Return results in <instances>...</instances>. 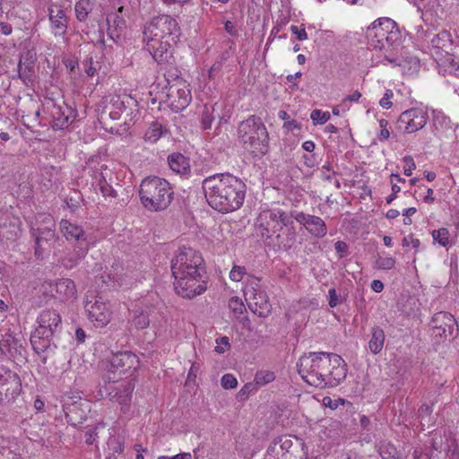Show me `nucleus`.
Listing matches in <instances>:
<instances>
[{
    "mask_svg": "<svg viewBox=\"0 0 459 459\" xmlns=\"http://www.w3.org/2000/svg\"><path fill=\"white\" fill-rule=\"evenodd\" d=\"M203 189L206 198L224 199L225 201H243L246 195V185L237 177L230 173L210 176L204 179Z\"/></svg>",
    "mask_w": 459,
    "mask_h": 459,
    "instance_id": "4",
    "label": "nucleus"
},
{
    "mask_svg": "<svg viewBox=\"0 0 459 459\" xmlns=\"http://www.w3.org/2000/svg\"><path fill=\"white\" fill-rule=\"evenodd\" d=\"M396 449L393 446H386L380 448V455L382 459H397Z\"/></svg>",
    "mask_w": 459,
    "mask_h": 459,
    "instance_id": "43",
    "label": "nucleus"
},
{
    "mask_svg": "<svg viewBox=\"0 0 459 459\" xmlns=\"http://www.w3.org/2000/svg\"><path fill=\"white\" fill-rule=\"evenodd\" d=\"M275 378V375L273 371L260 370L255 375V384L262 386L266 384L273 382Z\"/></svg>",
    "mask_w": 459,
    "mask_h": 459,
    "instance_id": "34",
    "label": "nucleus"
},
{
    "mask_svg": "<svg viewBox=\"0 0 459 459\" xmlns=\"http://www.w3.org/2000/svg\"><path fill=\"white\" fill-rule=\"evenodd\" d=\"M367 38L372 48L386 50L401 41L402 33L394 20L383 17L375 21L367 29Z\"/></svg>",
    "mask_w": 459,
    "mask_h": 459,
    "instance_id": "6",
    "label": "nucleus"
},
{
    "mask_svg": "<svg viewBox=\"0 0 459 459\" xmlns=\"http://www.w3.org/2000/svg\"><path fill=\"white\" fill-rule=\"evenodd\" d=\"M94 8V3L91 0H78L74 4L75 17L80 22L87 21L89 14Z\"/></svg>",
    "mask_w": 459,
    "mask_h": 459,
    "instance_id": "29",
    "label": "nucleus"
},
{
    "mask_svg": "<svg viewBox=\"0 0 459 459\" xmlns=\"http://www.w3.org/2000/svg\"><path fill=\"white\" fill-rule=\"evenodd\" d=\"M77 409H79V405L77 403H74L72 404L64 403L63 410L65 413V418L67 419V421H72L73 419L71 417V414L74 413Z\"/></svg>",
    "mask_w": 459,
    "mask_h": 459,
    "instance_id": "48",
    "label": "nucleus"
},
{
    "mask_svg": "<svg viewBox=\"0 0 459 459\" xmlns=\"http://www.w3.org/2000/svg\"><path fill=\"white\" fill-rule=\"evenodd\" d=\"M237 137L253 157H263L269 152V133L261 117L255 115L249 116L238 124Z\"/></svg>",
    "mask_w": 459,
    "mask_h": 459,
    "instance_id": "3",
    "label": "nucleus"
},
{
    "mask_svg": "<svg viewBox=\"0 0 459 459\" xmlns=\"http://www.w3.org/2000/svg\"><path fill=\"white\" fill-rule=\"evenodd\" d=\"M33 235L36 238L35 240V255L37 257H40L45 249L44 242L48 243L56 239L55 230L51 227H46L44 229L38 228L33 230Z\"/></svg>",
    "mask_w": 459,
    "mask_h": 459,
    "instance_id": "25",
    "label": "nucleus"
},
{
    "mask_svg": "<svg viewBox=\"0 0 459 459\" xmlns=\"http://www.w3.org/2000/svg\"><path fill=\"white\" fill-rule=\"evenodd\" d=\"M428 112L413 108L403 112L396 121V129L403 134H411L423 128L427 124Z\"/></svg>",
    "mask_w": 459,
    "mask_h": 459,
    "instance_id": "11",
    "label": "nucleus"
},
{
    "mask_svg": "<svg viewBox=\"0 0 459 459\" xmlns=\"http://www.w3.org/2000/svg\"><path fill=\"white\" fill-rule=\"evenodd\" d=\"M225 30L231 36H236L238 33V30L230 21H227L224 24Z\"/></svg>",
    "mask_w": 459,
    "mask_h": 459,
    "instance_id": "63",
    "label": "nucleus"
},
{
    "mask_svg": "<svg viewBox=\"0 0 459 459\" xmlns=\"http://www.w3.org/2000/svg\"><path fill=\"white\" fill-rule=\"evenodd\" d=\"M433 334L437 337L453 338L457 334L458 326L453 315L441 311L434 315L431 320Z\"/></svg>",
    "mask_w": 459,
    "mask_h": 459,
    "instance_id": "14",
    "label": "nucleus"
},
{
    "mask_svg": "<svg viewBox=\"0 0 459 459\" xmlns=\"http://www.w3.org/2000/svg\"><path fill=\"white\" fill-rule=\"evenodd\" d=\"M139 360L135 354L131 351L118 352L112 356L107 365L106 378L108 382H117L131 369L138 367Z\"/></svg>",
    "mask_w": 459,
    "mask_h": 459,
    "instance_id": "8",
    "label": "nucleus"
},
{
    "mask_svg": "<svg viewBox=\"0 0 459 459\" xmlns=\"http://www.w3.org/2000/svg\"><path fill=\"white\" fill-rule=\"evenodd\" d=\"M50 287H54L51 290L52 292L55 291L52 296L61 301L73 299L76 297L75 283L70 279H60L54 285L50 284Z\"/></svg>",
    "mask_w": 459,
    "mask_h": 459,
    "instance_id": "22",
    "label": "nucleus"
},
{
    "mask_svg": "<svg viewBox=\"0 0 459 459\" xmlns=\"http://www.w3.org/2000/svg\"><path fill=\"white\" fill-rule=\"evenodd\" d=\"M216 347L214 351L217 353H224L226 351H228L230 347V340L227 336H222L216 339Z\"/></svg>",
    "mask_w": 459,
    "mask_h": 459,
    "instance_id": "39",
    "label": "nucleus"
},
{
    "mask_svg": "<svg viewBox=\"0 0 459 459\" xmlns=\"http://www.w3.org/2000/svg\"><path fill=\"white\" fill-rule=\"evenodd\" d=\"M50 29L55 37L64 38L68 28L69 18L62 7L48 8Z\"/></svg>",
    "mask_w": 459,
    "mask_h": 459,
    "instance_id": "19",
    "label": "nucleus"
},
{
    "mask_svg": "<svg viewBox=\"0 0 459 459\" xmlns=\"http://www.w3.org/2000/svg\"><path fill=\"white\" fill-rule=\"evenodd\" d=\"M30 440L41 443L43 446H52V427L46 424L34 423L27 430Z\"/></svg>",
    "mask_w": 459,
    "mask_h": 459,
    "instance_id": "23",
    "label": "nucleus"
},
{
    "mask_svg": "<svg viewBox=\"0 0 459 459\" xmlns=\"http://www.w3.org/2000/svg\"><path fill=\"white\" fill-rule=\"evenodd\" d=\"M334 248L336 253L339 255V257H343L345 252L347 251L348 246L343 241H337L334 244Z\"/></svg>",
    "mask_w": 459,
    "mask_h": 459,
    "instance_id": "57",
    "label": "nucleus"
},
{
    "mask_svg": "<svg viewBox=\"0 0 459 459\" xmlns=\"http://www.w3.org/2000/svg\"><path fill=\"white\" fill-rule=\"evenodd\" d=\"M385 335L379 326H375L371 329V338L368 342V348L373 354H378L385 343Z\"/></svg>",
    "mask_w": 459,
    "mask_h": 459,
    "instance_id": "28",
    "label": "nucleus"
},
{
    "mask_svg": "<svg viewBox=\"0 0 459 459\" xmlns=\"http://www.w3.org/2000/svg\"><path fill=\"white\" fill-rule=\"evenodd\" d=\"M387 126H388V121L386 119L382 118L379 120V126L381 128V131L378 135V140L381 142L387 140L390 136V133L387 128Z\"/></svg>",
    "mask_w": 459,
    "mask_h": 459,
    "instance_id": "45",
    "label": "nucleus"
},
{
    "mask_svg": "<svg viewBox=\"0 0 459 459\" xmlns=\"http://www.w3.org/2000/svg\"><path fill=\"white\" fill-rule=\"evenodd\" d=\"M93 65L94 64L91 57L85 59L83 62L84 71L88 76H93L97 72V68Z\"/></svg>",
    "mask_w": 459,
    "mask_h": 459,
    "instance_id": "52",
    "label": "nucleus"
},
{
    "mask_svg": "<svg viewBox=\"0 0 459 459\" xmlns=\"http://www.w3.org/2000/svg\"><path fill=\"white\" fill-rule=\"evenodd\" d=\"M143 206L151 212H157L165 210L168 205L167 203H143Z\"/></svg>",
    "mask_w": 459,
    "mask_h": 459,
    "instance_id": "50",
    "label": "nucleus"
},
{
    "mask_svg": "<svg viewBox=\"0 0 459 459\" xmlns=\"http://www.w3.org/2000/svg\"><path fill=\"white\" fill-rule=\"evenodd\" d=\"M377 267L383 270H390L394 267L395 260L393 257H379L377 260Z\"/></svg>",
    "mask_w": 459,
    "mask_h": 459,
    "instance_id": "42",
    "label": "nucleus"
},
{
    "mask_svg": "<svg viewBox=\"0 0 459 459\" xmlns=\"http://www.w3.org/2000/svg\"><path fill=\"white\" fill-rule=\"evenodd\" d=\"M404 167L403 171L406 176H411L412 170L416 169V164L411 156L408 155L403 158Z\"/></svg>",
    "mask_w": 459,
    "mask_h": 459,
    "instance_id": "44",
    "label": "nucleus"
},
{
    "mask_svg": "<svg viewBox=\"0 0 459 459\" xmlns=\"http://www.w3.org/2000/svg\"><path fill=\"white\" fill-rule=\"evenodd\" d=\"M323 403L325 406L330 407L333 410H335L338 407L339 403H344L343 399L332 400L330 397H325Z\"/></svg>",
    "mask_w": 459,
    "mask_h": 459,
    "instance_id": "58",
    "label": "nucleus"
},
{
    "mask_svg": "<svg viewBox=\"0 0 459 459\" xmlns=\"http://www.w3.org/2000/svg\"><path fill=\"white\" fill-rule=\"evenodd\" d=\"M245 274V268L241 266H234L230 273V278L234 281H240Z\"/></svg>",
    "mask_w": 459,
    "mask_h": 459,
    "instance_id": "46",
    "label": "nucleus"
},
{
    "mask_svg": "<svg viewBox=\"0 0 459 459\" xmlns=\"http://www.w3.org/2000/svg\"><path fill=\"white\" fill-rule=\"evenodd\" d=\"M229 307L235 314L241 315L245 310V306L241 299L237 297L231 298L229 301Z\"/></svg>",
    "mask_w": 459,
    "mask_h": 459,
    "instance_id": "41",
    "label": "nucleus"
},
{
    "mask_svg": "<svg viewBox=\"0 0 459 459\" xmlns=\"http://www.w3.org/2000/svg\"><path fill=\"white\" fill-rule=\"evenodd\" d=\"M281 212L264 211L262 212L261 217L269 218L273 222L279 224V214Z\"/></svg>",
    "mask_w": 459,
    "mask_h": 459,
    "instance_id": "56",
    "label": "nucleus"
},
{
    "mask_svg": "<svg viewBox=\"0 0 459 459\" xmlns=\"http://www.w3.org/2000/svg\"><path fill=\"white\" fill-rule=\"evenodd\" d=\"M167 180L158 177H149L144 178L140 186L139 195L141 201H157V195L160 192H165ZM158 201H161L158 199Z\"/></svg>",
    "mask_w": 459,
    "mask_h": 459,
    "instance_id": "18",
    "label": "nucleus"
},
{
    "mask_svg": "<svg viewBox=\"0 0 459 459\" xmlns=\"http://www.w3.org/2000/svg\"><path fill=\"white\" fill-rule=\"evenodd\" d=\"M210 206L221 213H227L240 208L243 203H208Z\"/></svg>",
    "mask_w": 459,
    "mask_h": 459,
    "instance_id": "32",
    "label": "nucleus"
},
{
    "mask_svg": "<svg viewBox=\"0 0 459 459\" xmlns=\"http://www.w3.org/2000/svg\"><path fill=\"white\" fill-rule=\"evenodd\" d=\"M290 31L292 32V34L296 35L297 39L299 41H303V40H306L307 39V31H306V30L304 28L299 29L298 26L291 25L290 26Z\"/></svg>",
    "mask_w": 459,
    "mask_h": 459,
    "instance_id": "51",
    "label": "nucleus"
},
{
    "mask_svg": "<svg viewBox=\"0 0 459 459\" xmlns=\"http://www.w3.org/2000/svg\"><path fill=\"white\" fill-rule=\"evenodd\" d=\"M133 103L134 100L129 97L114 96L109 104L103 108L101 117L108 116L112 120H118Z\"/></svg>",
    "mask_w": 459,
    "mask_h": 459,
    "instance_id": "20",
    "label": "nucleus"
},
{
    "mask_svg": "<svg viewBox=\"0 0 459 459\" xmlns=\"http://www.w3.org/2000/svg\"><path fill=\"white\" fill-rule=\"evenodd\" d=\"M179 36L180 28L177 20L167 14L154 17L143 30L146 48L158 63L168 61L170 49Z\"/></svg>",
    "mask_w": 459,
    "mask_h": 459,
    "instance_id": "2",
    "label": "nucleus"
},
{
    "mask_svg": "<svg viewBox=\"0 0 459 459\" xmlns=\"http://www.w3.org/2000/svg\"><path fill=\"white\" fill-rule=\"evenodd\" d=\"M328 294H329V306L331 307H334L342 302L341 299H339V298H338L335 289H330L328 291Z\"/></svg>",
    "mask_w": 459,
    "mask_h": 459,
    "instance_id": "55",
    "label": "nucleus"
},
{
    "mask_svg": "<svg viewBox=\"0 0 459 459\" xmlns=\"http://www.w3.org/2000/svg\"><path fill=\"white\" fill-rule=\"evenodd\" d=\"M254 390H255V385H254V384H252V383H247V384H246V385L241 388V390L238 392V396L240 399H245V398H247V397L250 394V393H252Z\"/></svg>",
    "mask_w": 459,
    "mask_h": 459,
    "instance_id": "53",
    "label": "nucleus"
},
{
    "mask_svg": "<svg viewBox=\"0 0 459 459\" xmlns=\"http://www.w3.org/2000/svg\"><path fill=\"white\" fill-rule=\"evenodd\" d=\"M21 391L22 382L18 374L4 366H0V399L12 402Z\"/></svg>",
    "mask_w": 459,
    "mask_h": 459,
    "instance_id": "12",
    "label": "nucleus"
},
{
    "mask_svg": "<svg viewBox=\"0 0 459 459\" xmlns=\"http://www.w3.org/2000/svg\"><path fill=\"white\" fill-rule=\"evenodd\" d=\"M213 120L214 117L212 115V111H211L209 108L205 106L201 117V125L203 129H211Z\"/></svg>",
    "mask_w": 459,
    "mask_h": 459,
    "instance_id": "37",
    "label": "nucleus"
},
{
    "mask_svg": "<svg viewBox=\"0 0 459 459\" xmlns=\"http://www.w3.org/2000/svg\"><path fill=\"white\" fill-rule=\"evenodd\" d=\"M181 279L175 278L174 288L176 292L185 299H194L202 294L206 290V271L203 275L197 276V273H185Z\"/></svg>",
    "mask_w": 459,
    "mask_h": 459,
    "instance_id": "9",
    "label": "nucleus"
},
{
    "mask_svg": "<svg viewBox=\"0 0 459 459\" xmlns=\"http://www.w3.org/2000/svg\"><path fill=\"white\" fill-rule=\"evenodd\" d=\"M132 323L137 329H144L148 327L150 325L149 314L143 310L139 312L136 311Z\"/></svg>",
    "mask_w": 459,
    "mask_h": 459,
    "instance_id": "33",
    "label": "nucleus"
},
{
    "mask_svg": "<svg viewBox=\"0 0 459 459\" xmlns=\"http://www.w3.org/2000/svg\"><path fill=\"white\" fill-rule=\"evenodd\" d=\"M394 93L392 90H386L384 97L380 100L379 104L383 108H390L392 107L391 99L393 98Z\"/></svg>",
    "mask_w": 459,
    "mask_h": 459,
    "instance_id": "47",
    "label": "nucleus"
},
{
    "mask_svg": "<svg viewBox=\"0 0 459 459\" xmlns=\"http://www.w3.org/2000/svg\"><path fill=\"white\" fill-rule=\"evenodd\" d=\"M166 128L162 126L160 123L158 121L152 122L144 134V140L146 142L154 143H156L164 133H166Z\"/></svg>",
    "mask_w": 459,
    "mask_h": 459,
    "instance_id": "30",
    "label": "nucleus"
},
{
    "mask_svg": "<svg viewBox=\"0 0 459 459\" xmlns=\"http://www.w3.org/2000/svg\"><path fill=\"white\" fill-rule=\"evenodd\" d=\"M361 98V93L355 91L351 94L348 95L343 100L341 106H345L347 101L356 102Z\"/></svg>",
    "mask_w": 459,
    "mask_h": 459,
    "instance_id": "59",
    "label": "nucleus"
},
{
    "mask_svg": "<svg viewBox=\"0 0 459 459\" xmlns=\"http://www.w3.org/2000/svg\"><path fill=\"white\" fill-rule=\"evenodd\" d=\"M60 230L68 240H85V233L81 226L71 223L67 220L60 221Z\"/></svg>",
    "mask_w": 459,
    "mask_h": 459,
    "instance_id": "26",
    "label": "nucleus"
},
{
    "mask_svg": "<svg viewBox=\"0 0 459 459\" xmlns=\"http://www.w3.org/2000/svg\"><path fill=\"white\" fill-rule=\"evenodd\" d=\"M9 225L13 228V230L11 231V234L13 235V236H16L17 230L19 229V225H20L19 218L16 217V216H13L10 219Z\"/></svg>",
    "mask_w": 459,
    "mask_h": 459,
    "instance_id": "61",
    "label": "nucleus"
},
{
    "mask_svg": "<svg viewBox=\"0 0 459 459\" xmlns=\"http://www.w3.org/2000/svg\"><path fill=\"white\" fill-rule=\"evenodd\" d=\"M297 368L308 385L320 388L338 385L347 373L342 358L331 352L304 354L297 362Z\"/></svg>",
    "mask_w": 459,
    "mask_h": 459,
    "instance_id": "1",
    "label": "nucleus"
},
{
    "mask_svg": "<svg viewBox=\"0 0 459 459\" xmlns=\"http://www.w3.org/2000/svg\"><path fill=\"white\" fill-rule=\"evenodd\" d=\"M97 438V432L95 429H89L85 434V442L89 445H92Z\"/></svg>",
    "mask_w": 459,
    "mask_h": 459,
    "instance_id": "60",
    "label": "nucleus"
},
{
    "mask_svg": "<svg viewBox=\"0 0 459 459\" xmlns=\"http://www.w3.org/2000/svg\"><path fill=\"white\" fill-rule=\"evenodd\" d=\"M420 242L418 238H414L413 235L410 234L403 238V247H409L411 245L413 248H418Z\"/></svg>",
    "mask_w": 459,
    "mask_h": 459,
    "instance_id": "54",
    "label": "nucleus"
},
{
    "mask_svg": "<svg viewBox=\"0 0 459 459\" xmlns=\"http://www.w3.org/2000/svg\"><path fill=\"white\" fill-rule=\"evenodd\" d=\"M168 163L169 168L180 175L182 178H187L190 175V163L189 160L179 152H173L168 157Z\"/></svg>",
    "mask_w": 459,
    "mask_h": 459,
    "instance_id": "24",
    "label": "nucleus"
},
{
    "mask_svg": "<svg viewBox=\"0 0 459 459\" xmlns=\"http://www.w3.org/2000/svg\"><path fill=\"white\" fill-rule=\"evenodd\" d=\"M246 299L251 311L260 317H266L272 312V305L265 291L254 287L247 288L245 291Z\"/></svg>",
    "mask_w": 459,
    "mask_h": 459,
    "instance_id": "15",
    "label": "nucleus"
},
{
    "mask_svg": "<svg viewBox=\"0 0 459 459\" xmlns=\"http://www.w3.org/2000/svg\"><path fill=\"white\" fill-rule=\"evenodd\" d=\"M292 446L293 442L289 437H277L269 446L265 459H290Z\"/></svg>",
    "mask_w": 459,
    "mask_h": 459,
    "instance_id": "21",
    "label": "nucleus"
},
{
    "mask_svg": "<svg viewBox=\"0 0 459 459\" xmlns=\"http://www.w3.org/2000/svg\"><path fill=\"white\" fill-rule=\"evenodd\" d=\"M167 101L173 111L179 112L189 105L190 91L183 84H172L168 88Z\"/></svg>",
    "mask_w": 459,
    "mask_h": 459,
    "instance_id": "17",
    "label": "nucleus"
},
{
    "mask_svg": "<svg viewBox=\"0 0 459 459\" xmlns=\"http://www.w3.org/2000/svg\"><path fill=\"white\" fill-rule=\"evenodd\" d=\"M300 218L304 220V224L306 227L316 236L323 237L326 234L325 225L320 218L308 216V218L306 219L304 214L296 217V219L301 222L302 221Z\"/></svg>",
    "mask_w": 459,
    "mask_h": 459,
    "instance_id": "27",
    "label": "nucleus"
},
{
    "mask_svg": "<svg viewBox=\"0 0 459 459\" xmlns=\"http://www.w3.org/2000/svg\"><path fill=\"white\" fill-rule=\"evenodd\" d=\"M171 273L174 278L181 279L182 276L191 273L203 275L206 269L201 253L192 247H179L175 257L171 260Z\"/></svg>",
    "mask_w": 459,
    "mask_h": 459,
    "instance_id": "7",
    "label": "nucleus"
},
{
    "mask_svg": "<svg viewBox=\"0 0 459 459\" xmlns=\"http://www.w3.org/2000/svg\"><path fill=\"white\" fill-rule=\"evenodd\" d=\"M123 391L117 392L112 398H116L117 401L121 404H126L127 402L131 399V394L134 390V386L131 385V383H126V385H123Z\"/></svg>",
    "mask_w": 459,
    "mask_h": 459,
    "instance_id": "31",
    "label": "nucleus"
},
{
    "mask_svg": "<svg viewBox=\"0 0 459 459\" xmlns=\"http://www.w3.org/2000/svg\"><path fill=\"white\" fill-rule=\"evenodd\" d=\"M38 327L31 333L30 343L33 350L40 354L51 348L52 339L61 324V316L56 310L44 309L37 318Z\"/></svg>",
    "mask_w": 459,
    "mask_h": 459,
    "instance_id": "5",
    "label": "nucleus"
},
{
    "mask_svg": "<svg viewBox=\"0 0 459 459\" xmlns=\"http://www.w3.org/2000/svg\"><path fill=\"white\" fill-rule=\"evenodd\" d=\"M405 183V179H403L400 178L399 175H396V174H392L391 175V184H392V190H393V194L390 195L387 198H386V201H394V199L396 198V195L395 194L400 192L401 190V187L397 185V183Z\"/></svg>",
    "mask_w": 459,
    "mask_h": 459,
    "instance_id": "38",
    "label": "nucleus"
},
{
    "mask_svg": "<svg viewBox=\"0 0 459 459\" xmlns=\"http://www.w3.org/2000/svg\"><path fill=\"white\" fill-rule=\"evenodd\" d=\"M173 195H174V192L172 191V188H171L169 183L167 181L166 191L165 192L159 191V194L157 195V200L160 199L162 201H166V199H167L168 201H171L173 199Z\"/></svg>",
    "mask_w": 459,
    "mask_h": 459,
    "instance_id": "49",
    "label": "nucleus"
},
{
    "mask_svg": "<svg viewBox=\"0 0 459 459\" xmlns=\"http://www.w3.org/2000/svg\"><path fill=\"white\" fill-rule=\"evenodd\" d=\"M434 240L437 241L442 247H446L449 244V232L446 228H441L432 231Z\"/></svg>",
    "mask_w": 459,
    "mask_h": 459,
    "instance_id": "35",
    "label": "nucleus"
},
{
    "mask_svg": "<svg viewBox=\"0 0 459 459\" xmlns=\"http://www.w3.org/2000/svg\"><path fill=\"white\" fill-rule=\"evenodd\" d=\"M52 117V128L56 131L67 128L76 117V110L65 101H50Z\"/></svg>",
    "mask_w": 459,
    "mask_h": 459,
    "instance_id": "13",
    "label": "nucleus"
},
{
    "mask_svg": "<svg viewBox=\"0 0 459 459\" xmlns=\"http://www.w3.org/2000/svg\"><path fill=\"white\" fill-rule=\"evenodd\" d=\"M430 44L437 53H444L447 56V61L454 64V58L457 55V48H459V40L455 41L452 35L447 30H442L433 36L430 39Z\"/></svg>",
    "mask_w": 459,
    "mask_h": 459,
    "instance_id": "16",
    "label": "nucleus"
},
{
    "mask_svg": "<svg viewBox=\"0 0 459 459\" xmlns=\"http://www.w3.org/2000/svg\"><path fill=\"white\" fill-rule=\"evenodd\" d=\"M290 217L284 212H281L279 214V223H281L283 226H287L288 224L291 223Z\"/></svg>",
    "mask_w": 459,
    "mask_h": 459,
    "instance_id": "64",
    "label": "nucleus"
},
{
    "mask_svg": "<svg viewBox=\"0 0 459 459\" xmlns=\"http://www.w3.org/2000/svg\"><path fill=\"white\" fill-rule=\"evenodd\" d=\"M84 308L89 319L93 322L96 326L103 327L107 325L111 319L112 312L110 307L103 300L102 297L87 295Z\"/></svg>",
    "mask_w": 459,
    "mask_h": 459,
    "instance_id": "10",
    "label": "nucleus"
},
{
    "mask_svg": "<svg viewBox=\"0 0 459 459\" xmlns=\"http://www.w3.org/2000/svg\"><path fill=\"white\" fill-rule=\"evenodd\" d=\"M221 385L225 389H233L237 386L238 381L231 374H225L221 380Z\"/></svg>",
    "mask_w": 459,
    "mask_h": 459,
    "instance_id": "40",
    "label": "nucleus"
},
{
    "mask_svg": "<svg viewBox=\"0 0 459 459\" xmlns=\"http://www.w3.org/2000/svg\"><path fill=\"white\" fill-rule=\"evenodd\" d=\"M158 459H192V455L190 453H180L171 457L161 455Z\"/></svg>",
    "mask_w": 459,
    "mask_h": 459,
    "instance_id": "62",
    "label": "nucleus"
},
{
    "mask_svg": "<svg viewBox=\"0 0 459 459\" xmlns=\"http://www.w3.org/2000/svg\"><path fill=\"white\" fill-rule=\"evenodd\" d=\"M310 118L314 124L323 125L330 119V114L320 109H314L310 114Z\"/></svg>",
    "mask_w": 459,
    "mask_h": 459,
    "instance_id": "36",
    "label": "nucleus"
}]
</instances>
